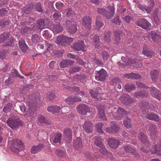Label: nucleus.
Instances as JSON below:
<instances>
[{
    "label": "nucleus",
    "instance_id": "4be33fe9",
    "mask_svg": "<svg viewBox=\"0 0 161 161\" xmlns=\"http://www.w3.org/2000/svg\"><path fill=\"white\" fill-rule=\"evenodd\" d=\"M64 136L65 140L67 143H69L72 140V132L69 129L65 130L64 132Z\"/></svg>",
    "mask_w": 161,
    "mask_h": 161
},
{
    "label": "nucleus",
    "instance_id": "680f3d73",
    "mask_svg": "<svg viewBox=\"0 0 161 161\" xmlns=\"http://www.w3.org/2000/svg\"><path fill=\"white\" fill-rule=\"evenodd\" d=\"M80 70L79 67H72L69 70V72L70 73H73L74 72H78Z\"/></svg>",
    "mask_w": 161,
    "mask_h": 161
},
{
    "label": "nucleus",
    "instance_id": "f257e3e1",
    "mask_svg": "<svg viewBox=\"0 0 161 161\" xmlns=\"http://www.w3.org/2000/svg\"><path fill=\"white\" fill-rule=\"evenodd\" d=\"M74 41L73 38L69 37L66 36L62 35L57 37L55 42L59 46H62L66 43L69 44Z\"/></svg>",
    "mask_w": 161,
    "mask_h": 161
},
{
    "label": "nucleus",
    "instance_id": "393cba45",
    "mask_svg": "<svg viewBox=\"0 0 161 161\" xmlns=\"http://www.w3.org/2000/svg\"><path fill=\"white\" fill-rule=\"evenodd\" d=\"M124 78H127L128 79H140L141 76V75L137 73H131L130 74H125L124 75Z\"/></svg>",
    "mask_w": 161,
    "mask_h": 161
},
{
    "label": "nucleus",
    "instance_id": "5701e85b",
    "mask_svg": "<svg viewBox=\"0 0 161 161\" xmlns=\"http://www.w3.org/2000/svg\"><path fill=\"white\" fill-rule=\"evenodd\" d=\"M150 91L152 96L157 98L158 100H160L161 99V92L159 91L158 90L154 87L151 89L150 88Z\"/></svg>",
    "mask_w": 161,
    "mask_h": 161
},
{
    "label": "nucleus",
    "instance_id": "ddd939ff",
    "mask_svg": "<svg viewBox=\"0 0 161 161\" xmlns=\"http://www.w3.org/2000/svg\"><path fill=\"white\" fill-rule=\"evenodd\" d=\"M159 35L157 34L155 31H151L149 33L145 34L143 36V38L145 40H149L151 37L153 41L156 42L157 38Z\"/></svg>",
    "mask_w": 161,
    "mask_h": 161
},
{
    "label": "nucleus",
    "instance_id": "a878e982",
    "mask_svg": "<svg viewBox=\"0 0 161 161\" xmlns=\"http://www.w3.org/2000/svg\"><path fill=\"white\" fill-rule=\"evenodd\" d=\"M119 130V128L118 126L114 124L111 127L107 128L105 129L106 132L110 134L116 133Z\"/></svg>",
    "mask_w": 161,
    "mask_h": 161
},
{
    "label": "nucleus",
    "instance_id": "dca6fc26",
    "mask_svg": "<svg viewBox=\"0 0 161 161\" xmlns=\"http://www.w3.org/2000/svg\"><path fill=\"white\" fill-rule=\"evenodd\" d=\"M85 131L88 133L92 132L93 130L92 123L90 121H86L83 125Z\"/></svg>",
    "mask_w": 161,
    "mask_h": 161
},
{
    "label": "nucleus",
    "instance_id": "a19ab883",
    "mask_svg": "<svg viewBox=\"0 0 161 161\" xmlns=\"http://www.w3.org/2000/svg\"><path fill=\"white\" fill-rule=\"evenodd\" d=\"M139 137L141 141L143 143H147L148 142L147 137L143 133H140L139 134Z\"/></svg>",
    "mask_w": 161,
    "mask_h": 161
},
{
    "label": "nucleus",
    "instance_id": "4468645a",
    "mask_svg": "<svg viewBox=\"0 0 161 161\" xmlns=\"http://www.w3.org/2000/svg\"><path fill=\"white\" fill-rule=\"evenodd\" d=\"M51 30L55 34H58L63 30V28L60 23L54 24L50 26Z\"/></svg>",
    "mask_w": 161,
    "mask_h": 161
},
{
    "label": "nucleus",
    "instance_id": "603ef678",
    "mask_svg": "<svg viewBox=\"0 0 161 161\" xmlns=\"http://www.w3.org/2000/svg\"><path fill=\"white\" fill-rule=\"evenodd\" d=\"M103 125V124L101 123H97L96 125V127L97 128V131L99 133L101 134H102L103 132V131L102 129V128Z\"/></svg>",
    "mask_w": 161,
    "mask_h": 161
},
{
    "label": "nucleus",
    "instance_id": "423d86ee",
    "mask_svg": "<svg viewBox=\"0 0 161 161\" xmlns=\"http://www.w3.org/2000/svg\"><path fill=\"white\" fill-rule=\"evenodd\" d=\"M95 79L98 81H102L104 80L107 76L106 71L102 68L99 71H95Z\"/></svg>",
    "mask_w": 161,
    "mask_h": 161
},
{
    "label": "nucleus",
    "instance_id": "39448f33",
    "mask_svg": "<svg viewBox=\"0 0 161 161\" xmlns=\"http://www.w3.org/2000/svg\"><path fill=\"white\" fill-rule=\"evenodd\" d=\"M97 92L92 90H90V94L91 96L95 100L103 99L102 95L103 94L100 92L102 90L101 88L99 87H97Z\"/></svg>",
    "mask_w": 161,
    "mask_h": 161
},
{
    "label": "nucleus",
    "instance_id": "a211bd4d",
    "mask_svg": "<svg viewBox=\"0 0 161 161\" xmlns=\"http://www.w3.org/2000/svg\"><path fill=\"white\" fill-rule=\"evenodd\" d=\"M84 46V42L83 41H80L75 43L72 47L76 51H83Z\"/></svg>",
    "mask_w": 161,
    "mask_h": 161
},
{
    "label": "nucleus",
    "instance_id": "0eeeda50",
    "mask_svg": "<svg viewBox=\"0 0 161 161\" xmlns=\"http://www.w3.org/2000/svg\"><path fill=\"white\" fill-rule=\"evenodd\" d=\"M136 24L137 25L146 30L149 28L151 25V24L148 21L144 18L138 19L136 22Z\"/></svg>",
    "mask_w": 161,
    "mask_h": 161
},
{
    "label": "nucleus",
    "instance_id": "bf43d9fd",
    "mask_svg": "<svg viewBox=\"0 0 161 161\" xmlns=\"http://www.w3.org/2000/svg\"><path fill=\"white\" fill-rule=\"evenodd\" d=\"M85 157L87 159H89V160H91L92 159L93 160L95 159V158L93 157L94 155L88 152H86L85 153Z\"/></svg>",
    "mask_w": 161,
    "mask_h": 161
},
{
    "label": "nucleus",
    "instance_id": "c85d7f7f",
    "mask_svg": "<svg viewBox=\"0 0 161 161\" xmlns=\"http://www.w3.org/2000/svg\"><path fill=\"white\" fill-rule=\"evenodd\" d=\"M19 48L23 52L25 53L26 52L28 47L25 40H21L19 41Z\"/></svg>",
    "mask_w": 161,
    "mask_h": 161
},
{
    "label": "nucleus",
    "instance_id": "8fccbe9b",
    "mask_svg": "<svg viewBox=\"0 0 161 161\" xmlns=\"http://www.w3.org/2000/svg\"><path fill=\"white\" fill-rule=\"evenodd\" d=\"M61 13L58 11H56L55 12L53 15V17L55 20H60L61 19Z\"/></svg>",
    "mask_w": 161,
    "mask_h": 161
},
{
    "label": "nucleus",
    "instance_id": "2f4dec72",
    "mask_svg": "<svg viewBox=\"0 0 161 161\" xmlns=\"http://www.w3.org/2000/svg\"><path fill=\"white\" fill-rule=\"evenodd\" d=\"M61 110V108L59 106H50L48 107L47 108V111L52 113H58Z\"/></svg>",
    "mask_w": 161,
    "mask_h": 161
},
{
    "label": "nucleus",
    "instance_id": "2eb2a0df",
    "mask_svg": "<svg viewBox=\"0 0 161 161\" xmlns=\"http://www.w3.org/2000/svg\"><path fill=\"white\" fill-rule=\"evenodd\" d=\"M124 148L125 151L127 153L132 154L136 157L138 156V154L131 145H126L124 147Z\"/></svg>",
    "mask_w": 161,
    "mask_h": 161
},
{
    "label": "nucleus",
    "instance_id": "c03bdc74",
    "mask_svg": "<svg viewBox=\"0 0 161 161\" xmlns=\"http://www.w3.org/2000/svg\"><path fill=\"white\" fill-rule=\"evenodd\" d=\"M114 35L115 36V40L114 43L118 44L119 42V40L120 39V34L118 31H115L114 33Z\"/></svg>",
    "mask_w": 161,
    "mask_h": 161
},
{
    "label": "nucleus",
    "instance_id": "7ed1b4c3",
    "mask_svg": "<svg viewBox=\"0 0 161 161\" xmlns=\"http://www.w3.org/2000/svg\"><path fill=\"white\" fill-rule=\"evenodd\" d=\"M7 123L8 125L12 129L18 127L21 124L20 120L14 117L9 118L7 120Z\"/></svg>",
    "mask_w": 161,
    "mask_h": 161
},
{
    "label": "nucleus",
    "instance_id": "a18cd8bd",
    "mask_svg": "<svg viewBox=\"0 0 161 161\" xmlns=\"http://www.w3.org/2000/svg\"><path fill=\"white\" fill-rule=\"evenodd\" d=\"M55 154L59 157L61 158L65 156V153L63 151L59 149H58L55 151Z\"/></svg>",
    "mask_w": 161,
    "mask_h": 161
},
{
    "label": "nucleus",
    "instance_id": "6ab92c4d",
    "mask_svg": "<svg viewBox=\"0 0 161 161\" xmlns=\"http://www.w3.org/2000/svg\"><path fill=\"white\" fill-rule=\"evenodd\" d=\"M148 131L149 134L152 138H154L157 136V129L155 125L154 124H151L149 125Z\"/></svg>",
    "mask_w": 161,
    "mask_h": 161
},
{
    "label": "nucleus",
    "instance_id": "0e129e2a",
    "mask_svg": "<svg viewBox=\"0 0 161 161\" xmlns=\"http://www.w3.org/2000/svg\"><path fill=\"white\" fill-rule=\"evenodd\" d=\"M35 9L37 12L42 13L43 12V9L41 8V4L40 3H37L35 6Z\"/></svg>",
    "mask_w": 161,
    "mask_h": 161
},
{
    "label": "nucleus",
    "instance_id": "cd10ccee",
    "mask_svg": "<svg viewBox=\"0 0 161 161\" xmlns=\"http://www.w3.org/2000/svg\"><path fill=\"white\" fill-rule=\"evenodd\" d=\"M11 35V34L8 32H4L1 34L0 35V43L6 41Z\"/></svg>",
    "mask_w": 161,
    "mask_h": 161
},
{
    "label": "nucleus",
    "instance_id": "79ce46f5",
    "mask_svg": "<svg viewBox=\"0 0 161 161\" xmlns=\"http://www.w3.org/2000/svg\"><path fill=\"white\" fill-rule=\"evenodd\" d=\"M45 25L44 20L43 19H39L38 21V24L37 27L40 30H42L44 28Z\"/></svg>",
    "mask_w": 161,
    "mask_h": 161
},
{
    "label": "nucleus",
    "instance_id": "f8f14e48",
    "mask_svg": "<svg viewBox=\"0 0 161 161\" xmlns=\"http://www.w3.org/2000/svg\"><path fill=\"white\" fill-rule=\"evenodd\" d=\"M109 146L112 148L116 149L120 144L119 141L112 137L108 139L107 140Z\"/></svg>",
    "mask_w": 161,
    "mask_h": 161
},
{
    "label": "nucleus",
    "instance_id": "4c0bfd02",
    "mask_svg": "<svg viewBox=\"0 0 161 161\" xmlns=\"http://www.w3.org/2000/svg\"><path fill=\"white\" fill-rule=\"evenodd\" d=\"M71 26L68 29V31L69 33L71 34H74L76 32L77 30L76 25L75 24L73 23L71 24Z\"/></svg>",
    "mask_w": 161,
    "mask_h": 161
},
{
    "label": "nucleus",
    "instance_id": "774afa93",
    "mask_svg": "<svg viewBox=\"0 0 161 161\" xmlns=\"http://www.w3.org/2000/svg\"><path fill=\"white\" fill-rule=\"evenodd\" d=\"M7 11L5 8H2L0 10V17L4 16L7 13Z\"/></svg>",
    "mask_w": 161,
    "mask_h": 161
},
{
    "label": "nucleus",
    "instance_id": "37998d69",
    "mask_svg": "<svg viewBox=\"0 0 161 161\" xmlns=\"http://www.w3.org/2000/svg\"><path fill=\"white\" fill-rule=\"evenodd\" d=\"M131 119L128 118V116L124 118V124L125 126L127 128L131 127Z\"/></svg>",
    "mask_w": 161,
    "mask_h": 161
},
{
    "label": "nucleus",
    "instance_id": "20e7f679",
    "mask_svg": "<svg viewBox=\"0 0 161 161\" xmlns=\"http://www.w3.org/2000/svg\"><path fill=\"white\" fill-rule=\"evenodd\" d=\"M97 11L98 13L103 15L107 19L111 18L114 14V10L113 9H111L108 12L105 9L99 8L97 9Z\"/></svg>",
    "mask_w": 161,
    "mask_h": 161
},
{
    "label": "nucleus",
    "instance_id": "bb28decb",
    "mask_svg": "<svg viewBox=\"0 0 161 161\" xmlns=\"http://www.w3.org/2000/svg\"><path fill=\"white\" fill-rule=\"evenodd\" d=\"M74 63L73 61L69 60H64L60 62V67L61 68H64L67 67L69 65H73Z\"/></svg>",
    "mask_w": 161,
    "mask_h": 161
},
{
    "label": "nucleus",
    "instance_id": "4d7b16f0",
    "mask_svg": "<svg viewBox=\"0 0 161 161\" xmlns=\"http://www.w3.org/2000/svg\"><path fill=\"white\" fill-rule=\"evenodd\" d=\"M135 89V86L134 85L131 84H127L125 86V89L128 92H130L132 90Z\"/></svg>",
    "mask_w": 161,
    "mask_h": 161
},
{
    "label": "nucleus",
    "instance_id": "b1692460",
    "mask_svg": "<svg viewBox=\"0 0 161 161\" xmlns=\"http://www.w3.org/2000/svg\"><path fill=\"white\" fill-rule=\"evenodd\" d=\"M62 137V135L60 133H57L55 135L53 140V144L56 145H60Z\"/></svg>",
    "mask_w": 161,
    "mask_h": 161
},
{
    "label": "nucleus",
    "instance_id": "aec40b11",
    "mask_svg": "<svg viewBox=\"0 0 161 161\" xmlns=\"http://www.w3.org/2000/svg\"><path fill=\"white\" fill-rule=\"evenodd\" d=\"M116 116L119 117V119H120L122 117L125 118L128 116L129 113L126 111L123 108H118L117 109V112L116 113Z\"/></svg>",
    "mask_w": 161,
    "mask_h": 161
},
{
    "label": "nucleus",
    "instance_id": "ea45409f",
    "mask_svg": "<svg viewBox=\"0 0 161 161\" xmlns=\"http://www.w3.org/2000/svg\"><path fill=\"white\" fill-rule=\"evenodd\" d=\"M74 146L76 149H79L82 147V142L80 140H74Z\"/></svg>",
    "mask_w": 161,
    "mask_h": 161
},
{
    "label": "nucleus",
    "instance_id": "f03ea898",
    "mask_svg": "<svg viewBox=\"0 0 161 161\" xmlns=\"http://www.w3.org/2000/svg\"><path fill=\"white\" fill-rule=\"evenodd\" d=\"M24 146L22 142L19 140H13L11 145V150L17 153L19 150H22L24 148Z\"/></svg>",
    "mask_w": 161,
    "mask_h": 161
},
{
    "label": "nucleus",
    "instance_id": "e433bc0d",
    "mask_svg": "<svg viewBox=\"0 0 161 161\" xmlns=\"http://www.w3.org/2000/svg\"><path fill=\"white\" fill-rule=\"evenodd\" d=\"M42 40V39L37 35L33 34L31 36V41L34 43H39Z\"/></svg>",
    "mask_w": 161,
    "mask_h": 161
},
{
    "label": "nucleus",
    "instance_id": "6e6d98bb",
    "mask_svg": "<svg viewBox=\"0 0 161 161\" xmlns=\"http://www.w3.org/2000/svg\"><path fill=\"white\" fill-rule=\"evenodd\" d=\"M39 122L41 123H45L47 124H50L51 123L49 121L47 120L45 117L42 116H40L38 118Z\"/></svg>",
    "mask_w": 161,
    "mask_h": 161
},
{
    "label": "nucleus",
    "instance_id": "09e8293b",
    "mask_svg": "<svg viewBox=\"0 0 161 161\" xmlns=\"http://www.w3.org/2000/svg\"><path fill=\"white\" fill-rule=\"evenodd\" d=\"M149 106V103L148 102H141L140 104V106L142 110H145L148 109Z\"/></svg>",
    "mask_w": 161,
    "mask_h": 161
},
{
    "label": "nucleus",
    "instance_id": "338daca9",
    "mask_svg": "<svg viewBox=\"0 0 161 161\" xmlns=\"http://www.w3.org/2000/svg\"><path fill=\"white\" fill-rule=\"evenodd\" d=\"M73 21H70L69 20H66L65 21H63V25L66 26V27H68L70 25H71L73 23Z\"/></svg>",
    "mask_w": 161,
    "mask_h": 161
},
{
    "label": "nucleus",
    "instance_id": "412c9836",
    "mask_svg": "<svg viewBox=\"0 0 161 161\" xmlns=\"http://www.w3.org/2000/svg\"><path fill=\"white\" fill-rule=\"evenodd\" d=\"M97 108L99 118L102 120L106 119V117L104 114V108L103 106L102 105H99L98 106Z\"/></svg>",
    "mask_w": 161,
    "mask_h": 161
},
{
    "label": "nucleus",
    "instance_id": "473e14b6",
    "mask_svg": "<svg viewBox=\"0 0 161 161\" xmlns=\"http://www.w3.org/2000/svg\"><path fill=\"white\" fill-rule=\"evenodd\" d=\"M112 35L111 32L108 31L104 33L103 36V39L105 42L109 43L111 41V37Z\"/></svg>",
    "mask_w": 161,
    "mask_h": 161
},
{
    "label": "nucleus",
    "instance_id": "58836bf2",
    "mask_svg": "<svg viewBox=\"0 0 161 161\" xmlns=\"http://www.w3.org/2000/svg\"><path fill=\"white\" fill-rule=\"evenodd\" d=\"M152 80L155 81L158 77V71L157 69H153L150 72Z\"/></svg>",
    "mask_w": 161,
    "mask_h": 161
},
{
    "label": "nucleus",
    "instance_id": "69168bd1",
    "mask_svg": "<svg viewBox=\"0 0 161 161\" xmlns=\"http://www.w3.org/2000/svg\"><path fill=\"white\" fill-rule=\"evenodd\" d=\"M136 83L138 87L141 88H148L147 86L145 85L141 82H137Z\"/></svg>",
    "mask_w": 161,
    "mask_h": 161
},
{
    "label": "nucleus",
    "instance_id": "72a5a7b5",
    "mask_svg": "<svg viewBox=\"0 0 161 161\" xmlns=\"http://www.w3.org/2000/svg\"><path fill=\"white\" fill-rule=\"evenodd\" d=\"M43 147V145L42 144L37 146H34L31 148V153L33 154H35L38 152L42 150Z\"/></svg>",
    "mask_w": 161,
    "mask_h": 161
},
{
    "label": "nucleus",
    "instance_id": "9b49d317",
    "mask_svg": "<svg viewBox=\"0 0 161 161\" xmlns=\"http://www.w3.org/2000/svg\"><path fill=\"white\" fill-rule=\"evenodd\" d=\"M78 112L83 115H86L90 110L89 108L86 105L81 104L79 105L76 108Z\"/></svg>",
    "mask_w": 161,
    "mask_h": 161
},
{
    "label": "nucleus",
    "instance_id": "6e6552de",
    "mask_svg": "<svg viewBox=\"0 0 161 161\" xmlns=\"http://www.w3.org/2000/svg\"><path fill=\"white\" fill-rule=\"evenodd\" d=\"M148 3V5L147 7L141 4H137V7L140 9L142 11H146L148 13L150 12L154 5V0H149Z\"/></svg>",
    "mask_w": 161,
    "mask_h": 161
},
{
    "label": "nucleus",
    "instance_id": "1a4fd4ad",
    "mask_svg": "<svg viewBox=\"0 0 161 161\" xmlns=\"http://www.w3.org/2000/svg\"><path fill=\"white\" fill-rule=\"evenodd\" d=\"M91 18L89 16H85L83 18L82 23L85 28L88 30L91 28Z\"/></svg>",
    "mask_w": 161,
    "mask_h": 161
},
{
    "label": "nucleus",
    "instance_id": "c9c22d12",
    "mask_svg": "<svg viewBox=\"0 0 161 161\" xmlns=\"http://www.w3.org/2000/svg\"><path fill=\"white\" fill-rule=\"evenodd\" d=\"M100 38V36L97 35H95L93 37V41L95 43V46L96 47L98 48L101 44ZM91 38H92V37Z\"/></svg>",
    "mask_w": 161,
    "mask_h": 161
},
{
    "label": "nucleus",
    "instance_id": "c756f323",
    "mask_svg": "<svg viewBox=\"0 0 161 161\" xmlns=\"http://www.w3.org/2000/svg\"><path fill=\"white\" fill-rule=\"evenodd\" d=\"M94 142L95 145L98 147H103V140L100 137L95 136L93 138Z\"/></svg>",
    "mask_w": 161,
    "mask_h": 161
},
{
    "label": "nucleus",
    "instance_id": "e2e57ef3",
    "mask_svg": "<svg viewBox=\"0 0 161 161\" xmlns=\"http://www.w3.org/2000/svg\"><path fill=\"white\" fill-rule=\"evenodd\" d=\"M112 21V22L118 25H120L121 22V21L119 19L118 16L116 17Z\"/></svg>",
    "mask_w": 161,
    "mask_h": 161
},
{
    "label": "nucleus",
    "instance_id": "5fc2aeb1",
    "mask_svg": "<svg viewBox=\"0 0 161 161\" xmlns=\"http://www.w3.org/2000/svg\"><path fill=\"white\" fill-rule=\"evenodd\" d=\"M34 9L33 5L31 4L24 8L25 12L26 14H29Z\"/></svg>",
    "mask_w": 161,
    "mask_h": 161
},
{
    "label": "nucleus",
    "instance_id": "7c9ffc66",
    "mask_svg": "<svg viewBox=\"0 0 161 161\" xmlns=\"http://www.w3.org/2000/svg\"><path fill=\"white\" fill-rule=\"evenodd\" d=\"M146 118L149 119L156 121H159V117L156 114L153 113L147 114L146 115Z\"/></svg>",
    "mask_w": 161,
    "mask_h": 161
},
{
    "label": "nucleus",
    "instance_id": "49530a36",
    "mask_svg": "<svg viewBox=\"0 0 161 161\" xmlns=\"http://www.w3.org/2000/svg\"><path fill=\"white\" fill-rule=\"evenodd\" d=\"M96 25L97 27L98 28H100L104 25L103 23L101 21L100 16H97L96 18Z\"/></svg>",
    "mask_w": 161,
    "mask_h": 161
},
{
    "label": "nucleus",
    "instance_id": "9d476101",
    "mask_svg": "<svg viewBox=\"0 0 161 161\" xmlns=\"http://www.w3.org/2000/svg\"><path fill=\"white\" fill-rule=\"evenodd\" d=\"M152 153H154L161 156V140H159L157 145H155L151 150Z\"/></svg>",
    "mask_w": 161,
    "mask_h": 161
},
{
    "label": "nucleus",
    "instance_id": "3c124183",
    "mask_svg": "<svg viewBox=\"0 0 161 161\" xmlns=\"http://www.w3.org/2000/svg\"><path fill=\"white\" fill-rule=\"evenodd\" d=\"M11 73L12 75L16 77H19L21 79H24V77L23 76L21 75L18 72V71L15 69H12Z\"/></svg>",
    "mask_w": 161,
    "mask_h": 161
},
{
    "label": "nucleus",
    "instance_id": "f3484780",
    "mask_svg": "<svg viewBox=\"0 0 161 161\" xmlns=\"http://www.w3.org/2000/svg\"><path fill=\"white\" fill-rule=\"evenodd\" d=\"M80 98L77 96H69L65 99V102L68 104H72L76 102L80 101Z\"/></svg>",
    "mask_w": 161,
    "mask_h": 161
},
{
    "label": "nucleus",
    "instance_id": "de8ad7c7",
    "mask_svg": "<svg viewBox=\"0 0 161 161\" xmlns=\"http://www.w3.org/2000/svg\"><path fill=\"white\" fill-rule=\"evenodd\" d=\"M65 13H66V15L69 17H72L75 14V13L74 11L72 10L70 8L65 10Z\"/></svg>",
    "mask_w": 161,
    "mask_h": 161
},
{
    "label": "nucleus",
    "instance_id": "13d9d810",
    "mask_svg": "<svg viewBox=\"0 0 161 161\" xmlns=\"http://www.w3.org/2000/svg\"><path fill=\"white\" fill-rule=\"evenodd\" d=\"M144 92V91H141L136 92L134 94V96L136 97H144L145 96Z\"/></svg>",
    "mask_w": 161,
    "mask_h": 161
},
{
    "label": "nucleus",
    "instance_id": "864d4df0",
    "mask_svg": "<svg viewBox=\"0 0 161 161\" xmlns=\"http://www.w3.org/2000/svg\"><path fill=\"white\" fill-rule=\"evenodd\" d=\"M14 42V40L13 38L12 37H10L9 40L3 43V46L5 47L10 46Z\"/></svg>",
    "mask_w": 161,
    "mask_h": 161
},
{
    "label": "nucleus",
    "instance_id": "052dcab7",
    "mask_svg": "<svg viewBox=\"0 0 161 161\" xmlns=\"http://www.w3.org/2000/svg\"><path fill=\"white\" fill-rule=\"evenodd\" d=\"M99 152L102 154L106 155L108 153V151L104 145L103 146V147H99Z\"/></svg>",
    "mask_w": 161,
    "mask_h": 161
},
{
    "label": "nucleus",
    "instance_id": "f704fd0d",
    "mask_svg": "<svg viewBox=\"0 0 161 161\" xmlns=\"http://www.w3.org/2000/svg\"><path fill=\"white\" fill-rule=\"evenodd\" d=\"M142 53L147 57H151L153 54V52L147 48L146 45H144L142 50Z\"/></svg>",
    "mask_w": 161,
    "mask_h": 161
}]
</instances>
